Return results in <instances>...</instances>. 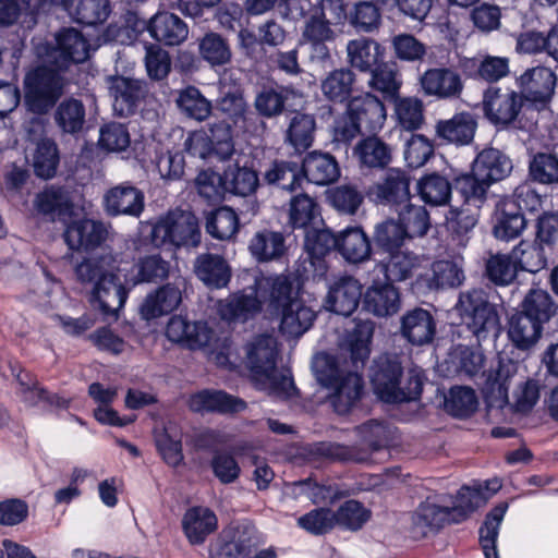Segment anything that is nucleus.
Instances as JSON below:
<instances>
[{
	"instance_id": "nucleus-63",
	"label": "nucleus",
	"mask_w": 558,
	"mask_h": 558,
	"mask_svg": "<svg viewBox=\"0 0 558 558\" xmlns=\"http://www.w3.org/2000/svg\"><path fill=\"white\" fill-rule=\"evenodd\" d=\"M244 530L240 525L226 527L220 535V545L210 558H243Z\"/></svg>"
},
{
	"instance_id": "nucleus-21",
	"label": "nucleus",
	"mask_w": 558,
	"mask_h": 558,
	"mask_svg": "<svg viewBox=\"0 0 558 558\" xmlns=\"http://www.w3.org/2000/svg\"><path fill=\"white\" fill-rule=\"evenodd\" d=\"M149 35L166 46H179L189 36L187 24L178 15L162 11L157 12L148 24Z\"/></svg>"
},
{
	"instance_id": "nucleus-35",
	"label": "nucleus",
	"mask_w": 558,
	"mask_h": 558,
	"mask_svg": "<svg viewBox=\"0 0 558 558\" xmlns=\"http://www.w3.org/2000/svg\"><path fill=\"white\" fill-rule=\"evenodd\" d=\"M302 169L307 181L316 185L332 183L340 175L336 159L318 151H312L304 158Z\"/></svg>"
},
{
	"instance_id": "nucleus-10",
	"label": "nucleus",
	"mask_w": 558,
	"mask_h": 558,
	"mask_svg": "<svg viewBox=\"0 0 558 558\" xmlns=\"http://www.w3.org/2000/svg\"><path fill=\"white\" fill-rule=\"evenodd\" d=\"M209 131L210 135L202 131L191 133L184 142L185 150L202 159L216 156L219 160H229L234 154L229 125L220 122Z\"/></svg>"
},
{
	"instance_id": "nucleus-55",
	"label": "nucleus",
	"mask_w": 558,
	"mask_h": 558,
	"mask_svg": "<svg viewBox=\"0 0 558 558\" xmlns=\"http://www.w3.org/2000/svg\"><path fill=\"white\" fill-rule=\"evenodd\" d=\"M511 256L518 268L529 272H537L546 266L544 248L536 242L521 241L512 250Z\"/></svg>"
},
{
	"instance_id": "nucleus-54",
	"label": "nucleus",
	"mask_w": 558,
	"mask_h": 558,
	"mask_svg": "<svg viewBox=\"0 0 558 558\" xmlns=\"http://www.w3.org/2000/svg\"><path fill=\"white\" fill-rule=\"evenodd\" d=\"M539 398V381L535 378H525L515 385L508 402L514 412L525 414L534 409Z\"/></svg>"
},
{
	"instance_id": "nucleus-58",
	"label": "nucleus",
	"mask_w": 558,
	"mask_h": 558,
	"mask_svg": "<svg viewBox=\"0 0 558 558\" xmlns=\"http://www.w3.org/2000/svg\"><path fill=\"white\" fill-rule=\"evenodd\" d=\"M337 526L349 531H357L371 519V510L357 500L344 501L337 511Z\"/></svg>"
},
{
	"instance_id": "nucleus-62",
	"label": "nucleus",
	"mask_w": 558,
	"mask_h": 558,
	"mask_svg": "<svg viewBox=\"0 0 558 558\" xmlns=\"http://www.w3.org/2000/svg\"><path fill=\"white\" fill-rule=\"evenodd\" d=\"M395 113L399 124L404 130H416L423 123V104L418 98L404 97L396 99Z\"/></svg>"
},
{
	"instance_id": "nucleus-49",
	"label": "nucleus",
	"mask_w": 558,
	"mask_h": 558,
	"mask_svg": "<svg viewBox=\"0 0 558 558\" xmlns=\"http://www.w3.org/2000/svg\"><path fill=\"white\" fill-rule=\"evenodd\" d=\"M386 263V277L391 281H403L415 274H420L422 260L409 251L397 250L389 253Z\"/></svg>"
},
{
	"instance_id": "nucleus-3",
	"label": "nucleus",
	"mask_w": 558,
	"mask_h": 558,
	"mask_svg": "<svg viewBox=\"0 0 558 558\" xmlns=\"http://www.w3.org/2000/svg\"><path fill=\"white\" fill-rule=\"evenodd\" d=\"M277 341L272 335L256 338L246 352V367L257 389L269 396L284 399L291 397L295 387L287 372L276 368Z\"/></svg>"
},
{
	"instance_id": "nucleus-30",
	"label": "nucleus",
	"mask_w": 558,
	"mask_h": 558,
	"mask_svg": "<svg viewBox=\"0 0 558 558\" xmlns=\"http://www.w3.org/2000/svg\"><path fill=\"white\" fill-rule=\"evenodd\" d=\"M171 274V265L159 254L140 257L132 266L130 275L124 276L126 284L157 283L167 280Z\"/></svg>"
},
{
	"instance_id": "nucleus-27",
	"label": "nucleus",
	"mask_w": 558,
	"mask_h": 558,
	"mask_svg": "<svg viewBox=\"0 0 558 558\" xmlns=\"http://www.w3.org/2000/svg\"><path fill=\"white\" fill-rule=\"evenodd\" d=\"M348 109L360 126L369 132L381 129L386 120V109L383 102L368 93L352 98L348 104Z\"/></svg>"
},
{
	"instance_id": "nucleus-31",
	"label": "nucleus",
	"mask_w": 558,
	"mask_h": 558,
	"mask_svg": "<svg viewBox=\"0 0 558 558\" xmlns=\"http://www.w3.org/2000/svg\"><path fill=\"white\" fill-rule=\"evenodd\" d=\"M345 50L348 62L361 72H372L384 59L383 47L369 38L349 40Z\"/></svg>"
},
{
	"instance_id": "nucleus-39",
	"label": "nucleus",
	"mask_w": 558,
	"mask_h": 558,
	"mask_svg": "<svg viewBox=\"0 0 558 558\" xmlns=\"http://www.w3.org/2000/svg\"><path fill=\"white\" fill-rule=\"evenodd\" d=\"M542 325L537 319L526 314H514L509 322V339L518 349L527 350L539 340Z\"/></svg>"
},
{
	"instance_id": "nucleus-9",
	"label": "nucleus",
	"mask_w": 558,
	"mask_h": 558,
	"mask_svg": "<svg viewBox=\"0 0 558 558\" xmlns=\"http://www.w3.org/2000/svg\"><path fill=\"white\" fill-rule=\"evenodd\" d=\"M241 154L228 163L223 177L210 170L201 171L195 178L197 193L206 202L214 204L222 201L225 193L231 191L241 194L244 172L240 166Z\"/></svg>"
},
{
	"instance_id": "nucleus-22",
	"label": "nucleus",
	"mask_w": 558,
	"mask_h": 558,
	"mask_svg": "<svg viewBox=\"0 0 558 558\" xmlns=\"http://www.w3.org/2000/svg\"><path fill=\"white\" fill-rule=\"evenodd\" d=\"M193 270L197 279L211 289L225 288L231 279L229 264L218 254L198 255L194 260Z\"/></svg>"
},
{
	"instance_id": "nucleus-13",
	"label": "nucleus",
	"mask_w": 558,
	"mask_h": 558,
	"mask_svg": "<svg viewBox=\"0 0 558 558\" xmlns=\"http://www.w3.org/2000/svg\"><path fill=\"white\" fill-rule=\"evenodd\" d=\"M371 201L379 205L399 206L410 199V178L401 169H388L381 179L367 190Z\"/></svg>"
},
{
	"instance_id": "nucleus-46",
	"label": "nucleus",
	"mask_w": 558,
	"mask_h": 558,
	"mask_svg": "<svg viewBox=\"0 0 558 558\" xmlns=\"http://www.w3.org/2000/svg\"><path fill=\"white\" fill-rule=\"evenodd\" d=\"M175 104L187 118L205 121L211 113V102L194 86L179 92Z\"/></svg>"
},
{
	"instance_id": "nucleus-36",
	"label": "nucleus",
	"mask_w": 558,
	"mask_h": 558,
	"mask_svg": "<svg viewBox=\"0 0 558 558\" xmlns=\"http://www.w3.org/2000/svg\"><path fill=\"white\" fill-rule=\"evenodd\" d=\"M418 277L424 280L428 289L453 288L462 283L464 279L462 266L452 260H437L430 268Z\"/></svg>"
},
{
	"instance_id": "nucleus-40",
	"label": "nucleus",
	"mask_w": 558,
	"mask_h": 558,
	"mask_svg": "<svg viewBox=\"0 0 558 558\" xmlns=\"http://www.w3.org/2000/svg\"><path fill=\"white\" fill-rule=\"evenodd\" d=\"M11 371L20 386L19 395L27 405L34 407L40 402H46L50 405L66 407L68 402L65 400L58 396H49L44 388L39 387L37 379L32 374L22 369L17 371L16 367H12Z\"/></svg>"
},
{
	"instance_id": "nucleus-20",
	"label": "nucleus",
	"mask_w": 558,
	"mask_h": 558,
	"mask_svg": "<svg viewBox=\"0 0 558 558\" xmlns=\"http://www.w3.org/2000/svg\"><path fill=\"white\" fill-rule=\"evenodd\" d=\"M335 38L336 32L332 26L312 12L305 20L300 45L311 47L312 60L323 61L329 58V49L326 43Z\"/></svg>"
},
{
	"instance_id": "nucleus-2",
	"label": "nucleus",
	"mask_w": 558,
	"mask_h": 558,
	"mask_svg": "<svg viewBox=\"0 0 558 558\" xmlns=\"http://www.w3.org/2000/svg\"><path fill=\"white\" fill-rule=\"evenodd\" d=\"M123 270L111 254L84 258L74 268L76 280L90 288L92 305L104 315H114L125 303L128 292L119 278Z\"/></svg>"
},
{
	"instance_id": "nucleus-51",
	"label": "nucleus",
	"mask_w": 558,
	"mask_h": 558,
	"mask_svg": "<svg viewBox=\"0 0 558 558\" xmlns=\"http://www.w3.org/2000/svg\"><path fill=\"white\" fill-rule=\"evenodd\" d=\"M417 190L421 198L433 206L446 205L451 197L449 181L438 174L422 178L417 183Z\"/></svg>"
},
{
	"instance_id": "nucleus-41",
	"label": "nucleus",
	"mask_w": 558,
	"mask_h": 558,
	"mask_svg": "<svg viewBox=\"0 0 558 558\" xmlns=\"http://www.w3.org/2000/svg\"><path fill=\"white\" fill-rule=\"evenodd\" d=\"M374 329L375 325L372 320H361L345 337L343 347L350 352L353 364H363L368 357Z\"/></svg>"
},
{
	"instance_id": "nucleus-33",
	"label": "nucleus",
	"mask_w": 558,
	"mask_h": 558,
	"mask_svg": "<svg viewBox=\"0 0 558 558\" xmlns=\"http://www.w3.org/2000/svg\"><path fill=\"white\" fill-rule=\"evenodd\" d=\"M64 10L74 22L94 26L107 21L111 7L109 0H65Z\"/></svg>"
},
{
	"instance_id": "nucleus-17",
	"label": "nucleus",
	"mask_w": 558,
	"mask_h": 558,
	"mask_svg": "<svg viewBox=\"0 0 558 558\" xmlns=\"http://www.w3.org/2000/svg\"><path fill=\"white\" fill-rule=\"evenodd\" d=\"M184 279L175 278L154 292L146 295L141 305V315L146 320L167 315L179 307L182 302V287Z\"/></svg>"
},
{
	"instance_id": "nucleus-25",
	"label": "nucleus",
	"mask_w": 558,
	"mask_h": 558,
	"mask_svg": "<svg viewBox=\"0 0 558 558\" xmlns=\"http://www.w3.org/2000/svg\"><path fill=\"white\" fill-rule=\"evenodd\" d=\"M187 405L195 413L228 414L236 412L242 407V401L222 390L204 389L192 393Z\"/></svg>"
},
{
	"instance_id": "nucleus-34",
	"label": "nucleus",
	"mask_w": 558,
	"mask_h": 558,
	"mask_svg": "<svg viewBox=\"0 0 558 558\" xmlns=\"http://www.w3.org/2000/svg\"><path fill=\"white\" fill-rule=\"evenodd\" d=\"M476 126L477 123L473 114L461 112L449 120L438 121L436 133L448 143L465 145L473 140Z\"/></svg>"
},
{
	"instance_id": "nucleus-15",
	"label": "nucleus",
	"mask_w": 558,
	"mask_h": 558,
	"mask_svg": "<svg viewBox=\"0 0 558 558\" xmlns=\"http://www.w3.org/2000/svg\"><path fill=\"white\" fill-rule=\"evenodd\" d=\"M324 307L338 315L350 316L362 295L360 282L351 276L335 277L328 282Z\"/></svg>"
},
{
	"instance_id": "nucleus-57",
	"label": "nucleus",
	"mask_w": 558,
	"mask_h": 558,
	"mask_svg": "<svg viewBox=\"0 0 558 558\" xmlns=\"http://www.w3.org/2000/svg\"><path fill=\"white\" fill-rule=\"evenodd\" d=\"M348 19L356 31L372 33L379 27L381 14L373 2L360 1L348 13Z\"/></svg>"
},
{
	"instance_id": "nucleus-48",
	"label": "nucleus",
	"mask_w": 558,
	"mask_h": 558,
	"mask_svg": "<svg viewBox=\"0 0 558 558\" xmlns=\"http://www.w3.org/2000/svg\"><path fill=\"white\" fill-rule=\"evenodd\" d=\"M354 81L355 75L351 70H333L322 81L320 89L328 100L342 102L350 96Z\"/></svg>"
},
{
	"instance_id": "nucleus-32",
	"label": "nucleus",
	"mask_w": 558,
	"mask_h": 558,
	"mask_svg": "<svg viewBox=\"0 0 558 558\" xmlns=\"http://www.w3.org/2000/svg\"><path fill=\"white\" fill-rule=\"evenodd\" d=\"M402 336L412 344L422 345L433 340L435 323L428 311L415 308L401 319Z\"/></svg>"
},
{
	"instance_id": "nucleus-12",
	"label": "nucleus",
	"mask_w": 558,
	"mask_h": 558,
	"mask_svg": "<svg viewBox=\"0 0 558 558\" xmlns=\"http://www.w3.org/2000/svg\"><path fill=\"white\" fill-rule=\"evenodd\" d=\"M108 89L112 98V109L120 117L134 114L148 93L144 81L125 76H110Z\"/></svg>"
},
{
	"instance_id": "nucleus-37",
	"label": "nucleus",
	"mask_w": 558,
	"mask_h": 558,
	"mask_svg": "<svg viewBox=\"0 0 558 558\" xmlns=\"http://www.w3.org/2000/svg\"><path fill=\"white\" fill-rule=\"evenodd\" d=\"M338 251L350 263H361L371 255L367 234L360 227H348L338 234Z\"/></svg>"
},
{
	"instance_id": "nucleus-11",
	"label": "nucleus",
	"mask_w": 558,
	"mask_h": 558,
	"mask_svg": "<svg viewBox=\"0 0 558 558\" xmlns=\"http://www.w3.org/2000/svg\"><path fill=\"white\" fill-rule=\"evenodd\" d=\"M522 104V96L518 92L501 86L488 87L482 99L484 116L496 126H507L513 122Z\"/></svg>"
},
{
	"instance_id": "nucleus-61",
	"label": "nucleus",
	"mask_w": 558,
	"mask_h": 558,
	"mask_svg": "<svg viewBox=\"0 0 558 558\" xmlns=\"http://www.w3.org/2000/svg\"><path fill=\"white\" fill-rule=\"evenodd\" d=\"M298 525L313 535H323L337 526L336 513L329 508H317L301 515Z\"/></svg>"
},
{
	"instance_id": "nucleus-16",
	"label": "nucleus",
	"mask_w": 558,
	"mask_h": 558,
	"mask_svg": "<svg viewBox=\"0 0 558 558\" xmlns=\"http://www.w3.org/2000/svg\"><path fill=\"white\" fill-rule=\"evenodd\" d=\"M167 338L190 350L209 347L214 332L202 322H190L182 316H172L166 327Z\"/></svg>"
},
{
	"instance_id": "nucleus-50",
	"label": "nucleus",
	"mask_w": 558,
	"mask_h": 558,
	"mask_svg": "<svg viewBox=\"0 0 558 558\" xmlns=\"http://www.w3.org/2000/svg\"><path fill=\"white\" fill-rule=\"evenodd\" d=\"M508 506L499 504L486 517L484 524L480 529V543L485 558H499L496 550V541L499 526L504 520Z\"/></svg>"
},
{
	"instance_id": "nucleus-4",
	"label": "nucleus",
	"mask_w": 558,
	"mask_h": 558,
	"mask_svg": "<svg viewBox=\"0 0 558 558\" xmlns=\"http://www.w3.org/2000/svg\"><path fill=\"white\" fill-rule=\"evenodd\" d=\"M374 392L385 402L415 400L423 388V371L413 367L401 378V365L397 356L381 355L371 368Z\"/></svg>"
},
{
	"instance_id": "nucleus-24",
	"label": "nucleus",
	"mask_w": 558,
	"mask_h": 558,
	"mask_svg": "<svg viewBox=\"0 0 558 558\" xmlns=\"http://www.w3.org/2000/svg\"><path fill=\"white\" fill-rule=\"evenodd\" d=\"M182 530L191 545L203 544L217 529V517L207 507H192L183 514Z\"/></svg>"
},
{
	"instance_id": "nucleus-19",
	"label": "nucleus",
	"mask_w": 558,
	"mask_h": 558,
	"mask_svg": "<svg viewBox=\"0 0 558 558\" xmlns=\"http://www.w3.org/2000/svg\"><path fill=\"white\" fill-rule=\"evenodd\" d=\"M363 305L377 317L392 316L401 307L400 292L391 282H374L364 293Z\"/></svg>"
},
{
	"instance_id": "nucleus-5",
	"label": "nucleus",
	"mask_w": 558,
	"mask_h": 558,
	"mask_svg": "<svg viewBox=\"0 0 558 558\" xmlns=\"http://www.w3.org/2000/svg\"><path fill=\"white\" fill-rule=\"evenodd\" d=\"M312 368L317 380L329 390L328 399L335 411L345 414L361 396V376L354 372L340 371L335 359L327 353L316 354Z\"/></svg>"
},
{
	"instance_id": "nucleus-38",
	"label": "nucleus",
	"mask_w": 558,
	"mask_h": 558,
	"mask_svg": "<svg viewBox=\"0 0 558 558\" xmlns=\"http://www.w3.org/2000/svg\"><path fill=\"white\" fill-rule=\"evenodd\" d=\"M524 227L523 214L518 210L517 205L511 199L498 204L494 226V234L497 239L512 240L523 231Z\"/></svg>"
},
{
	"instance_id": "nucleus-26",
	"label": "nucleus",
	"mask_w": 558,
	"mask_h": 558,
	"mask_svg": "<svg viewBox=\"0 0 558 558\" xmlns=\"http://www.w3.org/2000/svg\"><path fill=\"white\" fill-rule=\"evenodd\" d=\"M107 236V229L100 221L76 220L64 231V240L71 250H89L100 245Z\"/></svg>"
},
{
	"instance_id": "nucleus-47",
	"label": "nucleus",
	"mask_w": 558,
	"mask_h": 558,
	"mask_svg": "<svg viewBox=\"0 0 558 558\" xmlns=\"http://www.w3.org/2000/svg\"><path fill=\"white\" fill-rule=\"evenodd\" d=\"M85 116V106L81 100L66 98L57 107L54 121L63 132L75 134L83 130Z\"/></svg>"
},
{
	"instance_id": "nucleus-43",
	"label": "nucleus",
	"mask_w": 558,
	"mask_h": 558,
	"mask_svg": "<svg viewBox=\"0 0 558 558\" xmlns=\"http://www.w3.org/2000/svg\"><path fill=\"white\" fill-rule=\"evenodd\" d=\"M518 367V364L511 360H500L498 367L486 378L484 387L486 396L496 401L508 400L509 383L517 375Z\"/></svg>"
},
{
	"instance_id": "nucleus-28",
	"label": "nucleus",
	"mask_w": 558,
	"mask_h": 558,
	"mask_svg": "<svg viewBox=\"0 0 558 558\" xmlns=\"http://www.w3.org/2000/svg\"><path fill=\"white\" fill-rule=\"evenodd\" d=\"M472 169L477 178L492 185L507 178L512 170L511 160L495 148L482 150L475 158Z\"/></svg>"
},
{
	"instance_id": "nucleus-52",
	"label": "nucleus",
	"mask_w": 558,
	"mask_h": 558,
	"mask_svg": "<svg viewBox=\"0 0 558 558\" xmlns=\"http://www.w3.org/2000/svg\"><path fill=\"white\" fill-rule=\"evenodd\" d=\"M289 218L293 228L307 229L319 220L318 206L307 194L294 195L290 201Z\"/></svg>"
},
{
	"instance_id": "nucleus-18",
	"label": "nucleus",
	"mask_w": 558,
	"mask_h": 558,
	"mask_svg": "<svg viewBox=\"0 0 558 558\" xmlns=\"http://www.w3.org/2000/svg\"><path fill=\"white\" fill-rule=\"evenodd\" d=\"M104 198L106 210L111 216L140 217L145 207L144 193L129 183L110 189Z\"/></svg>"
},
{
	"instance_id": "nucleus-59",
	"label": "nucleus",
	"mask_w": 558,
	"mask_h": 558,
	"mask_svg": "<svg viewBox=\"0 0 558 558\" xmlns=\"http://www.w3.org/2000/svg\"><path fill=\"white\" fill-rule=\"evenodd\" d=\"M315 120L310 114L296 113L289 125L287 138L296 150L307 149L313 142Z\"/></svg>"
},
{
	"instance_id": "nucleus-64",
	"label": "nucleus",
	"mask_w": 558,
	"mask_h": 558,
	"mask_svg": "<svg viewBox=\"0 0 558 558\" xmlns=\"http://www.w3.org/2000/svg\"><path fill=\"white\" fill-rule=\"evenodd\" d=\"M244 530L240 525L226 527L220 535V545L210 558H243Z\"/></svg>"
},
{
	"instance_id": "nucleus-53",
	"label": "nucleus",
	"mask_w": 558,
	"mask_h": 558,
	"mask_svg": "<svg viewBox=\"0 0 558 558\" xmlns=\"http://www.w3.org/2000/svg\"><path fill=\"white\" fill-rule=\"evenodd\" d=\"M236 214L228 207H220L206 217V231L216 239L228 240L238 231Z\"/></svg>"
},
{
	"instance_id": "nucleus-45",
	"label": "nucleus",
	"mask_w": 558,
	"mask_h": 558,
	"mask_svg": "<svg viewBox=\"0 0 558 558\" xmlns=\"http://www.w3.org/2000/svg\"><path fill=\"white\" fill-rule=\"evenodd\" d=\"M250 251L259 262L278 259L286 252L284 238L276 231L258 232L250 243Z\"/></svg>"
},
{
	"instance_id": "nucleus-42",
	"label": "nucleus",
	"mask_w": 558,
	"mask_h": 558,
	"mask_svg": "<svg viewBox=\"0 0 558 558\" xmlns=\"http://www.w3.org/2000/svg\"><path fill=\"white\" fill-rule=\"evenodd\" d=\"M32 142L36 143V148L33 155V167L37 177L43 179H51L59 165V153L56 143L48 137L35 138Z\"/></svg>"
},
{
	"instance_id": "nucleus-7",
	"label": "nucleus",
	"mask_w": 558,
	"mask_h": 558,
	"mask_svg": "<svg viewBox=\"0 0 558 558\" xmlns=\"http://www.w3.org/2000/svg\"><path fill=\"white\" fill-rule=\"evenodd\" d=\"M25 105L34 113H47L63 94L64 80L52 69L37 68L24 80Z\"/></svg>"
},
{
	"instance_id": "nucleus-14",
	"label": "nucleus",
	"mask_w": 558,
	"mask_h": 558,
	"mask_svg": "<svg viewBox=\"0 0 558 558\" xmlns=\"http://www.w3.org/2000/svg\"><path fill=\"white\" fill-rule=\"evenodd\" d=\"M89 51L90 46L80 31L63 28L56 35V47L50 52V59L59 70H65L71 64L86 61Z\"/></svg>"
},
{
	"instance_id": "nucleus-8",
	"label": "nucleus",
	"mask_w": 558,
	"mask_h": 558,
	"mask_svg": "<svg viewBox=\"0 0 558 558\" xmlns=\"http://www.w3.org/2000/svg\"><path fill=\"white\" fill-rule=\"evenodd\" d=\"M464 324L477 337L485 338L489 332H496L499 327L497 312L482 290H472L460 294L457 304Z\"/></svg>"
},
{
	"instance_id": "nucleus-6",
	"label": "nucleus",
	"mask_w": 558,
	"mask_h": 558,
	"mask_svg": "<svg viewBox=\"0 0 558 558\" xmlns=\"http://www.w3.org/2000/svg\"><path fill=\"white\" fill-rule=\"evenodd\" d=\"M151 242L155 246L171 244L174 246H197L201 231L197 218L191 211H171L161 217L151 229Z\"/></svg>"
},
{
	"instance_id": "nucleus-44",
	"label": "nucleus",
	"mask_w": 558,
	"mask_h": 558,
	"mask_svg": "<svg viewBox=\"0 0 558 558\" xmlns=\"http://www.w3.org/2000/svg\"><path fill=\"white\" fill-rule=\"evenodd\" d=\"M354 151L360 162L368 168H385L392 159L391 148L376 136L362 140Z\"/></svg>"
},
{
	"instance_id": "nucleus-29",
	"label": "nucleus",
	"mask_w": 558,
	"mask_h": 558,
	"mask_svg": "<svg viewBox=\"0 0 558 558\" xmlns=\"http://www.w3.org/2000/svg\"><path fill=\"white\" fill-rule=\"evenodd\" d=\"M519 83L529 100L545 104L554 94L556 75L549 68L536 66L524 72Z\"/></svg>"
},
{
	"instance_id": "nucleus-1",
	"label": "nucleus",
	"mask_w": 558,
	"mask_h": 558,
	"mask_svg": "<svg viewBox=\"0 0 558 558\" xmlns=\"http://www.w3.org/2000/svg\"><path fill=\"white\" fill-rule=\"evenodd\" d=\"M248 290L246 314L260 312L265 318L280 316V330L290 337H300L312 326L315 313L292 298V286L287 276L254 275V284Z\"/></svg>"
},
{
	"instance_id": "nucleus-23",
	"label": "nucleus",
	"mask_w": 558,
	"mask_h": 558,
	"mask_svg": "<svg viewBox=\"0 0 558 558\" xmlns=\"http://www.w3.org/2000/svg\"><path fill=\"white\" fill-rule=\"evenodd\" d=\"M423 92L428 96L450 98L458 96L463 84L459 73L448 68L427 70L420 78Z\"/></svg>"
},
{
	"instance_id": "nucleus-56",
	"label": "nucleus",
	"mask_w": 558,
	"mask_h": 558,
	"mask_svg": "<svg viewBox=\"0 0 558 558\" xmlns=\"http://www.w3.org/2000/svg\"><path fill=\"white\" fill-rule=\"evenodd\" d=\"M399 223L409 238L423 236L429 229V215L425 207L407 204L399 211Z\"/></svg>"
},
{
	"instance_id": "nucleus-60",
	"label": "nucleus",
	"mask_w": 558,
	"mask_h": 558,
	"mask_svg": "<svg viewBox=\"0 0 558 558\" xmlns=\"http://www.w3.org/2000/svg\"><path fill=\"white\" fill-rule=\"evenodd\" d=\"M369 85L386 98L395 99L402 85L399 72L390 64L377 65L372 72Z\"/></svg>"
}]
</instances>
